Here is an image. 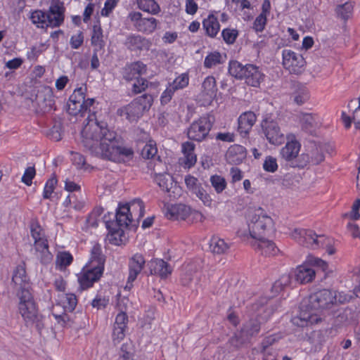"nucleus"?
Segmentation results:
<instances>
[{
	"mask_svg": "<svg viewBox=\"0 0 360 360\" xmlns=\"http://www.w3.org/2000/svg\"><path fill=\"white\" fill-rule=\"evenodd\" d=\"M94 103V99L85 100L84 94L82 108L84 115L87 113L88 117L87 122L81 132L83 146L92 155L113 162H121L131 158L133 155L132 150L120 146L115 132L110 131L105 123L98 122L94 113L90 114L89 108Z\"/></svg>",
	"mask_w": 360,
	"mask_h": 360,
	"instance_id": "obj_1",
	"label": "nucleus"
},
{
	"mask_svg": "<svg viewBox=\"0 0 360 360\" xmlns=\"http://www.w3.org/2000/svg\"><path fill=\"white\" fill-rule=\"evenodd\" d=\"M337 303V292L323 289L310 295L301 304L298 316L292 318L293 324L304 327L318 323L322 319L320 312Z\"/></svg>",
	"mask_w": 360,
	"mask_h": 360,
	"instance_id": "obj_2",
	"label": "nucleus"
},
{
	"mask_svg": "<svg viewBox=\"0 0 360 360\" xmlns=\"http://www.w3.org/2000/svg\"><path fill=\"white\" fill-rule=\"evenodd\" d=\"M248 226V233L240 231V237L260 238L272 233L274 231V220L262 207L256 209L254 214L250 217Z\"/></svg>",
	"mask_w": 360,
	"mask_h": 360,
	"instance_id": "obj_3",
	"label": "nucleus"
},
{
	"mask_svg": "<svg viewBox=\"0 0 360 360\" xmlns=\"http://www.w3.org/2000/svg\"><path fill=\"white\" fill-rule=\"evenodd\" d=\"M18 311L27 326L34 325L40 333L44 328L43 317L39 314L36 303L29 289L23 288L18 293Z\"/></svg>",
	"mask_w": 360,
	"mask_h": 360,
	"instance_id": "obj_4",
	"label": "nucleus"
},
{
	"mask_svg": "<svg viewBox=\"0 0 360 360\" xmlns=\"http://www.w3.org/2000/svg\"><path fill=\"white\" fill-rule=\"evenodd\" d=\"M31 236L34 240L33 248L31 253L34 258L42 264H49L53 259V255L49 250L48 240L44 230L36 220H32L30 224Z\"/></svg>",
	"mask_w": 360,
	"mask_h": 360,
	"instance_id": "obj_5",
	"label": "nucleus"
},
{
	"mask_svg": "<svg viewBox=\"0 0 360 360\" xmlns=\"http://www.w3.org/2000/svg\"><path fill=\"white\" fill-rule=\"evenodd\" d=\"M144 207L143 202L139 199H135L129 203L120 205L116 212L115 226L127 228L130 226H135L134 217L138 220L143 216Z\"/></svg>",
	"mask_w": 360,
	"mask_h": 360,
	"instance_id": "obj_6",
	"label": "nucleus"
},
{
	"mask_svg": "<svg viewBox=\"0 0 360 360\" xmlns=\"http://www.w3.org/2000/svg\"><path fill=\"white\" fill-rule=\"evenodd\" d=\"M229 72L236 79H245L248 85L254 87L259 86L264 79V74L259 67L252 64L243 65L236 60L229 63Z\"/></svg>",
	"mask_w": 360,
	"mask_h": 360,
	"instance_id": "obj_7",
	"label": "nucleus"
},
{
	"mask_svg": "<svg viewBox=\"0 0 360 360\" xmlns=\"http://www.w3.org/2000/svg\"><path fill=\"white\" fill-rule=\"evenodd\" d=\"M214 122L212 115H207L200 117L198 120L193 122L188 129L187 135L190 139L201 141L206 138Z\"/></svg>",
	"mask_w": 360,
	"mask_h": 360,
	"instance_id": "obj_8",
	"label": "nucleus"
},
{
	"mask_svg": "<svg viewBox=\"0 0 360 360\" xmlns=\"http://www.w3.org/2000/svg\"><path fill=\"white\" fill-rule=\"evenodd\" d=\"M128 18L138 32L146 34L154 32L159 24L155 18H143L142 13L139 11L130 12Z\"/></svg>",
	"mask_w": 360,
	"mask_h": 360,
	"instance_id": "obj_9",
	"label": "nucleus"
},
{
	"mask_svg": "<svg viewBox=\"0 0 360 360\" xmlns=\"http://www.w3.org/2000/svg\"><path fill=\"white\" fill-rule=\"evenodd\" d=\"M328 146L326 144H312L307 153H302L300 156V162L295 165L297 167H304L307 164L319 165L324 160V153Z\"/></svg>",
	"mask_w": 360,
	"mask_h": 360,
	"instance_id": "obj_10",
	"label": "nucleus"
},
{
	"mask_svg": "<svg viewBox=\"0 0 360 360\" xmlns=\"http://www.w3.org/2000/svg\"><path fill=\"white\" fill-rule=\"evenodd\" d=\"M283 66L291 74L299 75L304 71L305 60L302 55L289 49L282 52Z\"/></svg>",
	"mask_w": 360,
	"mask_h": 360,
	"instance_id": "obj_11",
	"label": "nucleus"
},
{
	"mask_svg": "<svg viewBox=\"0 0 360 360\" xmlns=\"http://www.w3.org/2000/svg\"><path fill=\"white\" fill-rule=\"evenodd\" d=\"M262 129L270 143L280 145L284 142V134L281 131L276 121L271 119H265L262 122Z\"/></svg>",
	"mask_w": 360,
	"mask_h": 360,
	"instance_id": "obj_12",
	"label": "nucleus"
},
{
	"mask_svg": "<svg viewBox=\"0 0 360 360\" xmlns=\"http://www.w3.org/2000/svg\"><path fill=\"white\" fill-rule=\"evenodd\" d=\"M216 79L213 76H207L205 78L201 85L200 91L198 96L199 102L202 105H208L216 98L217 93Z\"/></svg>",
	"mask_w": 360,
	"mask_h": 360,
	"instance_id": "obj_13",
	"label": "nucleus"
},
{
	"mask_svg": "<svg viewBox=\"0 0 360 360\" xmlns=\"http://www.w3.org/2000/svg\"><path fill=\"white\" fill-rule=\"evenodd\" d=\"M103 270L92 265H86L78 276V281L82 290L91 287L101 277Z\"/></svg>",
	"mask_w": 360,
	"mask_h": 360,
	"instance_id": "obj_14",
	"label": "nucleus"
},
{
	"mask_svg": "<svg viewBox=\"0 0 360 360\" xmlns=\"http://www.w3.org/2000/svg\"><path fill=\"white\" fill-rule=\"evenodd\" d=\"M64 11L65 8L62 1L52 0L49 11L46 13L48 27H56L60 26L64 20Z\"/></svg>",
	"mask_w": 360,
	"mask_h": 360,
	"instance_id": "obj_15",
	"label": "nucleus"
},
{
	"mask_svg": "<svg viewBox=\"0 0 360 360\" xmlns=\"http://www.w3.org/2000/svg\"><path fill=\"white\" fill-rule=\"evenodd\" d=\"M146 259L141 253H135L129 259L128 269L129 276L127 278V288H131L133 282L137 278L145 267Z\"/></svg>",
	"mask_w": 360,
	"mask_h": 360,
	"instance_id": "obj_16",
	"label": "nucleus"
},
{
	"mask_svg": "<svg viewBox=\"0 0 360 360\" xmlns=\"http://www.w3.org/2000/svg\"><path fill=\"white\" fill-rule=\"evenodd\" d=\"M301 145L295 139L290 140V136H288V142L285 146L280 150V155L285 161L290 162L292 167H296L295 165L298 164L300 162V157H298L300 150Z\"/></svg>",
	"mask_w": 360,
	"mask_h": 360,
	"instance_id": "obj_17",
	"label": "nucleus"
},
{
	"mask_svg": "<svg viewBox=\"0 0 360 360\" xmlns=\"http://www.w3.org/2000/svg\"><path fill=\"white\" fill-rule=\"evenodd\" d=\"M84 102V89L80 87L74 91L67 103V111L74 116L84 117L82 103Z\"/></svg>",
	"mask_w": 360,
	"mask_h": 360,
	"instance_id": "obj_18",
	"label": "nucleus"
},
{
	"mask_svg": "<svg viewBox=\"0 0 360 360\" xmlns=\"http://www.w3.org/2000/svg\"><path fill=\"white\" fill-rule=\"evenodd\" d=\"M252 248L259 255L266 257L274 256L279 252L275 243L264 237L252 239L250 243Z\"/></svg>",
	"mask_w": 360,
	"mask_h": 360,
	"instance_id": "obj_19",
	"label": "nucleus"
},
{
	"mask_svg": "<svg viewBox=\"0 0 360 360\" xmlns=\"http://www.w3.org/2000/svg\"><path fill=\"white\" fill-rule=\"evenodd\" d=\"M292 237L300 244L315 249L317 234L312 230L295 229L291 233Z\"/></svg>",
	"mask_w": 360,
	"mask_h": 360,
	"instance_id": "obj_20",
	"label": "nucleus"
},
{
	"mask_svg": "<svg viewBox=\"0 0 360 360\" xmlns=\"http://www.w3.org/2000/svg\"><path fill=\"white\" fill-rule=\"evenodd\" d=\"M124 45L131 51H143L148 50L151 42L141 35L131 34L127 37Z\"/></svg>",
	"mask_w": 360,
	"mask_h": 360,
	"instance_id": "obj_21",
	"label": "nucleus"
},
{
	"mask_svg": "<svg viewBox=\"0 0 360 360\" xmlns=\"http://www.w3.org/2000/svg\"><path fill=\"white\" fill-rule=\"evenodd\" d=\"M199 266L195 263H189L184 266V273L181 277V282L183 285L188 286L193 282L198 283L200 272Z\"/></svg>",
	"mask_w": 360,
	"mask_h": 360,
	"instance_id": "obj_22",
	"label": "nucleus"
},
{
	"mask_svg": "<svg viewBox=\"0 0 360 360\" xmlns=\"http://www.w3.org/2000/svg\"><path fill=\"white\" fill-rule=\"evenodd\" d=\"M294 276L298 283L305 284L313 281L316 276V271L306 262L295 269Z\"/></svg>",
	"mask_w": 360,
	"mask_h": 360,
	"instance_id": "obj_23",
	"label": "nucleus"
},
{
	"mask_svg": "<svg viewBox=\"0 0 360 360\" xmlns=\"http://www.w3.org/2000/svg\"><path fill=\"white\" fill-rule=\"evenodd\" d=\"M150 269V274L158 275L161 278H166L172 273L171 266L164 260L155 259L148 264Z\"/></svg>",
	"mask_w": 360,
	"mask_h": 360,
	"instance_id": "obj_24",
	"label": "nucleus"
},
{
	"mask_svg": "<svg viewBox=\"0 0 360 360\" xmlns=\"http://www.w3.org/2000/svg\"><path fill=\"white\" fill-rule=\"evenodd\" d=\"M118 114L122 117H125L130 122L138 120L143 114L141 108L138 106L134 101L129 105L120 108L117 110Z\"/></svg>",
	"mask_w": 360,
	"mask_h": 360,
	"instance_id": "obj_25",
	"label": "nucleus"
},
{
	"mask_svg": "<svg viewBox=\"0 0 360 360\" xmlns=\"http://www.w3.org/2000/svg\"><path fill=\"white\" fill-rule=\"evenodd\" d=\"M105 226L108 230L107 240L109 241V243L115 245H121L123 242V228L115 226L114 221H106Z\"/></svg>",
	"mask_w": 360,
	"mask_h": 360,
	"instance_id": "obj_26",
	"label": "nucleus"
},
{
	"mask_svg": "<svg viewBox=\"0 0 360 360\" xmlns=\"http://www.w3.org/2000/svg\"><path fill=\"white\" fill-rule=\"evenodd\" d=\"M30 278L26 274L25 264H19L13 271L12 276V282L15 285L20 288V291L23 288H28Z\"/></svg>",
	"mask_w": 360,
	"mask_h": 360,
	"instance_id": "obj_27",
	"label": "nucleus"
},
{
	"mask_svg": "<svg viewBox=\"0 0 360 360\" xmlns=\"http://www.w3.org/2000/svg\"><path fill=\"white\" fill-rule=\"evenodd\" d=\"M202 28L207 36L214 38L220 30V25L214 13H210L202 20Z\"/></svg>",
	"mask_w": 360,
	"mask_h": 360,
	"instance_id": "obj_28",
	"label": "nucleus"
},
{
	"mask_svg": "<svg viewBox=\"0 0 360 360\" xmlns=\"http://www.w3.org/2000/svg\"><path fill=\"white\" fill-rule=\"evenodd\" d=\"M190 213V208L184 205H172L167 207L166 217L169 219H185Z\"/></svg>",
	"mask_w": 360,
	"mask_h": 360,
	"instance_id": "obj_29",
	"label": "nucleus"
},
{
	"mask_svg": "<svg viewBox=\"0 0 360 360\" xmlns=\"http://www.w3.org/2000/svg\"><path fill=\"white\" fill-rule=\"evenodd\" d=\"M299 119L302 129L310 133L319 125L318 117L315 114L301 112Z\"/></svg>",
	"mask_w": 360,
	"mask_h": 360,
	"instance_id": "obj_30",
	"label": "nucleus"
},
{
	"mask_svg": "<svg viewBox=\"0 0 360 360\" xmlns=\"http://www.w3.org/2000/svg\"><path fill=\"white\" fill-rule=\"evenodd\" d=\"M256 122V115L252 112H245L238 118V130L241 134H248Z\"/></svg>",
	"mask_w": 360,
	"mask_h": 360,
	"instance_id": "obj_31",
	"label": "nucleus"
},
{
	"mask_svg": "<svg viewBox=\"0 0 360 360\" xmlns=\"http://www.w3.org/2000/svg\"><path fill=\"white\" fill-rule=\"evenodd\" d=\"M65 207H72L76 211L82 210L85 205V197L82 193H70L63 201Z\"/></svg>",
	"mask_w": 360,
	"mask_h": 360,
	"instance_id": "obj_32",
	"label": "nucleus"
},
{
	"mask_svg": "<svg viewBox=\"0 0 360 360\" xmlns=\"http://www.w3.org/2000/svg\"><path fill=\"white\" fill-rule=\"evenodd\" d=\"M194 143L189 141H186L182 143L181 150L184 154V163L185 165V167L190 168L195 164L197 158L196 155L194 153Z\"/></svg>",
	"mask_w": 360,
	"mask_h": 360,
	"instance_id": "obj_33",
	"label": "nucleus"
},
{
	"mask_svg": "<svg viewBox=\"0 0 360 360\" xmlns=\"http://www.w3.org/2000/svg\"><path fill=\"white\" fill-rule=\"evenodd\" d=\"M125 78L128 80L134 78H139L140 76L146 75L147 72L146 65L141 61H136L131 63L126 69Z\"/></svg>",
	"mask_w": 360,
	"mask_h": 360,
	"instance_id": "obj_34",
	"label": "nucleus"
},
{
	"mask_svg": "<svg viewBox=\"0 0 360 360\" xmlns=\"http://www.w3.org/2000/svg\"><path fill=\"white\" fill-rule=\"evenodd\" d=\"M105 257L102 254L101 245L96 244L91 250V258L86 265H92L96 268H101L104 270Z\"/></svg>",
	"mask_w": 360,
	"mask_h": 360,
	"instance_id": "obj_35",
	"label": "nucleus"
},
{
	"mask_svg": "<svg viewBox=\"0 0 360 360\" xmlns=\"http://www.w3.org/2000/svg\"><path fill=\"white\" fill-rule=\"evenodd\" d=\"M137 8L150 15H158L161 9L155 0H136Z\"/></svg>",
	"mask_w": 360,
	"mask_h": 360,
	"instance_id": "obj_36",
	"label": "nucleus"
},
{
	"mask_svg": "<svg viewBox=\"0 0 360 360\" xmlns=\"http://www.w3.org/2000/svg\"><path fill=\"white\" fill-rule=\"evenodd\" d=\"M155 181L162 191L168 193L171 196V190L173 188L174 179L168 173L158 174L155 176Z\"/></svg>",
	"mask_w": 360,
	"mask_h": 360,
	"instance_id": "obj_37",
	"label": "nucleus"
},
{
	"mask_svg": "<svg viewBox=\"0 0 360 360\" xmlns=\"http://www.w3.org/2000/svg\"><path fill=\"white\" fill-rule=\"evenodd\" d=\"M91 41L96 51H99L104 48L105 41L103 39V30L99 25H94Z\"/></svg>",
	"mask_w": 360,
	"mask_h": 360,
	"instance_id": "obj_38",
	"label": "nucleus"
},
{
	"mask_svg": "<svg viewBox=\"0 0 360 360\" xmlns=\"http://www.w3.org/2000/svg\"><path fill=\"white\" fill-rule=\"evenodd\" d=\"M210 248L213 253L221 255L226 252L229 248V245L224 239L213 237L210 240Z\"/></svg>",
	"mask_w": 360,
	"mask_h": 360,
	"instance_id": "obj_39",
	"label": "nucleus"
},
{
	"mask_svg": "<svg viewBox=\"0 0 360 360\" xmlns=\"http://www.w3.org/2000/svg\"><path fill=\"white\" fill-rule=\"evenodd\" d=\"M248 331L241 330L230 338L229 344L233 349L240 348L249 340V335L248 334Z\"/></svg>",
	"mask_w": 360,
	"mask_h": 360,
	"instance_id": "obj_40",
	"label": "nucleus"
},
{
	"mask_svg": "<svg viewBox=\"0 0 360 360\" xmlns=\"http://www.w3.org/2000/svg\"><path fill=\"white\" fill-rule=\"evenodd\" d=\"M342 120L346 128L350 127L352 121L356 128L360 129V105L354 110L352 117L345 112H342Z\"/></svg>",
	"mask_w": 360,
	"mask_h": 360,
	"instance_id": "obj_41",
	"label": "nucleus"
},
{
	"mask_svg": "<svg viewBox=\"0 0 360 360\" xmlns=\"http://www.w3.org/2000/svg\"><path fill=\"white\" fill-rule=\"evenodd\" d=\"M30 18L32 22L39 28L48 27L46 19V12L41 10H36L31 13Z\"/></svg>",
	"mask_w": 360,
	"mask_h": 360,
	"instance_id": "obj_42",
	"label": "nucleus"
},
{
	"mask_svg": "<svg viewBox=\"0 0 360 360\" xmlns=\"http://www.w3.org/2000/svg\"><path fill=\"white\" fill-rule=\"evenodd\" d=\"M222 56L218 51L210 53L205 58L204 66L206 68H212L222 63Z\"/></svg>",
	"mask_w": 360,
	"mask_h": 360,
	"instance_id": "obj_43",
	"label": "nucleus"
},
{
	"mask_svg": "<svg viewBox=\"0 0 360 360\" xmlns=\"http://www.w3.org/2000/svg\"><path fill=\"white\" fill-rule=\"evenodd\" d=\"M144 112L150 109L153 104V98L150 94H143L134 100Z\"/></svg>",
	"mask_w": 360,
	"mask_h": 360,
	"instance_id": "obj_44",
	"label": "nucleus"
},
{
	"mask_svg": "<svg viewBox=\"0 0 360 360\" xmlns=\"http://www.w3.org/2000/svg\"><path fill=\"white\" fill-rule=\"evenodd\" d=\"M77 299L75 294L67 293L63 300V305L65 311L72 312L76 307Z\"/></svg>",
	"mask_w": 360,
	"mask_h": 360,
	"instance_id": "obj_45",
	"label": "nucleus"
},
{
	"mask_svg": "<svg viewBox=\"0 0 360 360\" xmlns=\"http://www.w3.org/2000/svg\"><path fill=\"white\" fill-rule=\"evenodd\" d=\"M210 183L217 193H221L226 188V179L219 175H213L210 177Z\"/></svg>",
	"mask_w": 360,
	"mask_h": 360,
	"instance_id": "obj_46",
	"label": "nucleus"
},
{
	"mask_svg": "<svg viewBox=\"0 0 360 360\" xmlns=\"http://www.w3.org/2000/svg\"><path fill=\"white\" fill-rule=\"evenodd\" d=\"M291 283V277L289 274L282 275L272 285V290L278 293L285 287L290 285Z\"/></svg>",
	"mask_w": 360,
	"mask_h": 360,
	"instance_id": "obj_47",
	"label": "nucleus"
},
{
	"mask_svg": "<svg viewBox=\"0 0 360 360\" xmlns=\"http://www.w3.org/2000/svg\"><path fill=\"white\" fill-rule=\"evenodd\" d=\"M188 75L187 73H182L169 84L172 86L175 91H177L179 89H182L186 87L188 85Z\"/></svg>",
	"mask_w": 360,
	"mask_h": 360,
	"instance_id": "obj_48",
	"label": "nucleus"
},
{
	"mask_svg": "<svg viewBox=\"0 0 360 360\" xmlns=\"http://www.w3.org/2000/svg\"><path fill=\"white\" fill-rule=\"evenodd\" d=\"M158 153L156 144L154 141H150L147 143L141 150V155L145 159H151L155 158Z\"/></svg>",
	"mask_w": 360,
	"mask_h": 360,
	"instance_id": "obj_49",
	"label": "nucleus"
},
{
	"mask_svg": "<svg viewBox=\"0 0 360 360\" xmlns=\"http://www.w3.org/2000/svg\"><path fill=\"white\" fill-rule=\"evenodd\" d=\"M309 98V92L306 87L300 88L293 95L294 101L298 105L304 103Z\"/></svg>",
	"mask_w": 360,
	"mask_h": 360,
	"instance_id": "obj_50",
	"label": "nucleus"
},
{
	"mask_svg": "<svg viewBox=\"0 0 360 360\" xmlns=\"http://www.w3.org/2000/svg\"><path fill=\"white\" fill-rule=\"evenodd\" d=\"M224 41L228 44H233L238 36V32L236 29L226 28L221 32Z\"/></svg>",
	"mask_w": 360,
	"mask_h": 360,
	"instance_id": "obj_51",
	"label": "nucleus"
},
{
	"mask_svg": "<svg viewBox=\"0 0 360 360\" xmlns=\"http://www.w3.org/2000/svg\"><path fill=\"white\" fill-rule=\"evenodd\" d=\"M192 193L195 194V195L203 202L205 205H211L212 199L210 195L206 192V191L202 187L200 186L196 188V190H194Z\"/></svg>",
	"mask_w": 360,
	"mask_h": 360,
	"instance_id": "obj_52",
	"label": "nucleus"
},
{
	"mask_svg": "<svg viewBox=\"0 0 360 360\" xmlns=\"http://www.w3.org/2000/svg\"><path fill=\"white\" fill-rule=\"evenodd\" d=\"M127 328L113 326L112 340L114 345L119 344L125 337Z\"/></svg>",
	"mask_w": 360,
	"mask_h": 360,
	"instance_id": "obj_53",
	"label": "nucleus"
},
{
	"mask_svg": "<svg viewBox=\"0 0 360 360\" xmlns=\"http://www.w3.org/2000/svg\"><path fill=\"white\" fill-rule=\"evenodd\" d=\"M352 4L350 3H345V4L339 6L337 8V13L339 15L341 16L342 18L347 20L352 14Z\"/></svg>",
	"mask_w": 360,
	"mask_h": 360,
	"instance_id": "obj_54",
	"label": "nucleus"
},
{
	"mask_svg": "<svg viewBox=\"0 0 360 360\" xmlns=\"http://www.w3.org/2000/svg\"><path fill=\"white\" fill-rule=\"evenodd\" d=\"M72 262V256L69 252H60L57 256V264L61 267L69 266Z\"/></svg>",
	"mask_w": 360,
	"mask_h": 360,
	"instance_id": "obj_55",
	"label": "nucleus"
},
{
	"mask_svg": "<svg viewBox=\"0 0 360 360\" xmlns=\"http://www.w3.org/2000/svg\"><path fill=\"white\" fill-rule=\"evenodd\" d=\"M263 168L269 172H274L278 169L276 159L272 156H267L264 162Z\"/></svg>",
	"mask_w": 360,
	"mask_h": 360,
	"instance_id": "obj_56",
	"label": "nucleus"
},
{
	"mask_svg": "<svg viewBox=\"0 0 360 360\" xmlns=\"http://www.w3.org/2000/svg\"><path fill=\"white\" fill-rule=\"evenodd\" d=\"M57 184V179L56 178H51L47 181L45 184L43 193V197L45 199L50 198L52 193L55 189V186Z\"/></svg>",
	"mask_w": 360,
	"mask_h": 360,
	"instance_id": "obj_57",
	"label": "nucleus"
},
{
	"mask_svg": "<svg viewBox=\"0 0 360 360\" xmlns=\"http://www.w3.org/2000/svg\"><path fill=\"white\" fill-rule=\"evenodd\" d=\"M136 82L133 84L132 91L135 94H139L146 89L148 86V82L143 78H136Z\"/></svg>",
	"mask_w": 360,
	"mask_h": 360,
	"instance_id": "obj_58",
	"label": "nucleus"
},
{
	"mask_svg": "<svg viewBox=\"0 0 360 360\" xmlns=\"http://www.w3.org/2000/svg\"><path fill=\"white\" fill-rule=\"evenodd\" d=\"M35 174L36 171L34 167H27L22 176V181L26 185L30 186L32 184V181L35 176Z\"/></svg>",
	"mask_w": 360,
	"mask_h": 360,
	"instance_id": "obj_59",
	"label": "nucleus"
},
{
	"mask_svg": "<svg viewBox=\"0 0 360 360\" xmlns=\"http://www.w3.org/2000/svg\"><path fill=\"white\" fill-rule=\"evenodd\" d=\"M84 42V35L82 32H79L76 34L71 37L70 44L74 49L79 48Z\"/></svg>",
	"mask_w": 360,
	"mask_h": 360,
	"instance_id": "obj_60",
	"label": "nucleus"
},
{
	"mask_svg": "<svg viewBox=\"0 0 360 360\" xmlns=\"http://www.w3.org/2000/svg\"><path fill=\"white\" fill-rule=\"evenodd\" d=\"M175 91L174 88L169 84L160 96L161 103L162 105L167 104L171 101Z\"/></svg>",
	"mask_w": 360,
	"mask_h": 360,
	"instance_id": "obj_61",
	"label": "nucleus"
},
{
	"mask_svg": "<svg viewBox=\"0 0 360 360\" xmlns=\"http://www.w3.org/2000/svg\"><path fill=\"white\" fill-rule=\"evenodd\" d=\"M101 214V209H96L89 214L86 219V224L89 226L96 227L98 226V218Z\"/></svg>",
	"mask_w": 360,
	"mask_h": 360,
	"instance_id": "obj_62",
	"label": "nucleus"
},
{
	"mask_svg": "<svg viewBox=\"0 0 360 360\" xmlns=\"http://www.w3.org/2000/svg\"><path fill=\"white\" fill-rule=\"evenodd\" d=\"M266 24V16L259 14L254 21L253 29L256 32H262L264 30Z\"/></svg>",
	"mask_w": 360,
	"mask_h": 360,
	"instance_id": "obj_63",
	"label": "nucleus"
},
{
	"mask_svg": "<svg viewBox=\"0 0 360 360\" xmlns=\"http://www.w3.org/2000/svg\"><path fill=\"white\" fill-rule=\"evenodd\" d=\"M360 209V199H357L352 207V210L349 214H346L350 219L357 220L360 218L359 210Z\"/></svg>",
	"mask_w": 360,
	"mask_h": 360,
	"instance_id": "obj_64",
	"label": "nucleus"
}]
</instances>
